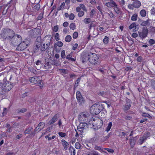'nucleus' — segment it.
<instances>
[{
  "instance_id": "1",
  "label": "nucleus",
  "mask_w": 155,
  "mask_h": 155,
  "mask_svg": "<svg viewBox=\"0 0 155 155\" xmlns=\"http://www.w3.org/2000/svg\"><path fill=\"white\" fill-rule=\"evenodd\" d=\"M15 34V32L12 30L8 28H4L2 30L0 35L3 40H10Z\"/></svg>"
},
{
  "instance_id": "2",
  "label": "nucleus",
  "mask_w": 155,
  "mask_h": 155,
  "mask_svg": "<svg viewBox=\"0 0 155 155\" xmlns=\"http://www.w3.org/2000/svg\"><path fill=\"white\" fill-rule=\"evenodd\" d=\"M12 87L13 86L11 83H9V82L7 81L4 84L0 83V94H4L5 92L10 90Z\"/></svg>"
},
{
  "instance_id": "3",
  "label": "nucleus",
  "mask_w": 155,
  "mask_h": 155,
  "mask_svg": "<svg viewBox=\"0 0 155 155\" xmlns=\"http://www.w3.org/2000/svg\"><path fill=\"white\" fill-rule=\"evenodd\" d=\"M103 109L101 104H95L91 106L90 112L93 115H96L99 114Z\"/></svg>"
},
{
  "instance_id": "4",
  "label": "nucleus",
  "mask_w": 155,
  "mask_h": 155,
  "mask_svg": "<svg viewBox=\"0 0 155 155\" xmlns=\"http://www.w3.org/2000/svg\"><path fill=\"white\" fill-rule=\"evenodd\" d=\"M10 40V42L12 45L14 46H17L21 41L22 38L21 36L18 35H14Z\"/></svg>"
},
{
  "instance_id": "5",
  "label": "nucleus",
  "mask_w": 155,
  "mask_h": 155,
  "mask_svg": "<svg viewBox=\"0 0 155 155\" xmlns=\"http://www.w3.org/2000/svg\"><path fill=\"white\" fill-rule=\"evenodd\" d=\"M99 58L97 55L95 53H91L90 55L89 61L92 64L95 65L97 63Z\"/></svg>"
},
{
  "instance_id": "6",
  "label": "nucleus",
  "mask_w": 155,
  "mask_h": 155,
  "mask_svg": "<svg viewBox=\"0 0 155 155\" xmlns=\"http://www.w3.org/2000/svg\"><path fill=\"white\" fill-rule=\"evenodd\" d=\"M41 28H34L29 31V33L31 35L36 37L41 35Z\"/></svg>"
},
{
  "instance_id": "7",
  "label": "nucleus",
  "mask_w": 155,
  "mask_h": 155,
  "mask_svg": "<svg viewBox=\"0 0 155 155\" xmlns=\"http://www.w3.org/2000/svg\"><path fill=\"white\" fill-rule=\"evenodd\" d=\"M88 114L87 113H82L81 114L79 117V120L81 121V124H85L87 125V124L85 122H86V118L88 116Z\"/></svg>"
},
{
  "instance_id": "8",
  "label": "nucleus",
  "mask_w": 155,
  "mask_h": 155,
  "mask_svg": "<svg viewBox=\"0 0 155 155\" xmlns=\"http://www.w3.org/2000/svg\"><path fill=\"white\" fill-rule=\"evenodd\" d=\"M28 45L27 42L24 41L21 42L18 45V46L17 47L16 49L19 51H22L27 48Z\"/></svg>"
},
{
  "instance_id": "9",
  "label": "nucleus",
  "mask_w": 155,
  "mask_h": 155,
  "mask_svg": "<svg viewBox=\"0 0 155 155\" xmlns=\"http://www.w3.org/2000/svg\"><path fill=\"white\" fill-rule=\"evenodd\" d=\"M148 32L147 28V27H144L143 28L142 31L139 32L140 37L142 39L145 38L147 36Z\"/></svg>"
},
{
  "instance_id": "10",
  "label": "nucleus",
  "mask_w": 155,
  "mask_h": 155,
  "mask_svg": "<svg viewBox=\"0 0 155 155\" xmlns=\"http://www.w3.org/2000/svg\"><path fill=\"white\" fill-rule=\"evenodd\" d=\"M126 103L123 107V109L124 111L128 110L130 109L132 104L131 101L128 98L126 99Z\"/></svg>"
},
{
  "instance_id": "11",
  "label": "nucleus",
  "mask_w": 155,
  "mask_h": 155,
  "mask_svg": "<svg viewBox=\"0 0 155 155\" xmlns=\"http://www.w3.org/2000/svg\"><path fill=\"white\" fill-rule=\"evenodd\" d=\"M116 4V3L113 0H110L105 4L107 7L111 8H113Z\"/></svg>"
},
{
  "instance_id": "12",
  "label": "nucleus",
  "mask_w": 155,
  "mask_h": 155,
  "mask_svg": "<svg viewBox=\"0 0 155 155\" xmlns=\"http://www.w3.org/2000/svg\"><path fill=\"white\" fill-rule=\"evenodd\" d=\"M41 79L40 77L36 76L30 78L29 81L31 83L36 84L38 83V81Z\"/></svg>"
},
{
  "instance_id": "13",
  "label": "nucleus",
  "mask_w": 155,
  "mask_h": 155,
  "mask_svg": "<svg viewBox=\"0 0 155 155\" xmlns=\"http://www.w3.org/2000/svg\"><path fill=\"white\" fill-rule=\"evenodd\" d=\"M140 26L139 25H136L135 23H133L131 24L129 26V28L130 30L133 28H134V31L135 32L137 31L139 28Z\"/></svg>"
},
{
  "instance_id": "14",
  "label": "nucleus",
  "mask_w": 155,
  "mask_h": 155,
  "mask_svg": "<svg viewBox=\"0 0 155 155\" xmlns=\"http://www.w3.org/2000/svg\"><path fill=\"white\" fill-rule=\"evenodd\" d=\"M115 13L117 14L120 15L122 13V11L119 6L117 4L113 8Z\"/></svg>"
},
{
  "instance_id": "15",
  "label": "nucleus",
  "mask_w": 155,
  "mask_h": 155,
  "mask_svg": "<svg viewBox=\"0 0 155 155\" xmlns=\"http://www.w3.org/2000/svg\"><path fill=\"white\" fill-rule=\"evenodd\" d=\"M59 115L58 114H56L52 117L51 120H50L48 124L50 125H51L54 123L58 119V118Z\"/></svg>"
},
{
  "instance_id": "16",
  "label": "nucleus",
  "mask_w": 155,
  "mask_h": 155,
  "mask_svg": "<svg viewBox=\"0 0 155 155\" xmlns=\"http://www.w3.org/2000/svg\"><path fill=\"white\" fill-rule=\"evenodd\" d=\"M131 5L135 8H138L140 6L141 3L139 1H134Z\"/></svg>"
},
{
  "instance_id": "17",
  "label": "nucleus",
  "mask_w": 155,
  "mask_h": 155,
  "mask_svg": "<svg viewBox=\"0 0 155 155\" xmlns=\"http://www.w3.org/2000/svg\"><path fill=\"white\" fill-rule=\"evenodd\" d=\"M61 142L64 149L65 150H67L69 147L68 143L64 139L62 140Z\"/></svg>"
},
{
  "instance_id": "18",
  "label": "nucleus",
  "mask_w": 155,
  "mask_h": 155,
  "mask_svg": "<svg viewBox=\"0 0 155 155\" xmlns=\"http://www.w3.org/2000/svg\"><path fill=\"white\" fill-rule=\"evenodd\" d=\"M16 3V0H11L10 1L6 4L5 7H6L7 6H8L7 9H8L12 5H15Z\"/></svg>"
},
{
  "instance_id": "19",
  "label": "nucleus",
  "mask_w": 155,
  "mask_h": 155,
  "mask_svg": "<svg viewBox=\"0 0 155 155\" xmlns=\"http://www.w3.org/2000/svg\"><path fill=\"white\" fill-rule=\"evenodd\" d=\"M45 125V123L43 122H41L38 124V127L36 129H37V130H38L39 131H40L44 128Z\"/></svg>"
},
{
  "instance_id": "20",
  "label": "nucleus",
  "mask_w": 155,
  "mask_h": 155,
  "mask_svg": "<svg viewBox=\"0 0 155 155\" xmlns=\"http://www.w3.org/2000/svg\"><path fill=\"white\" fill-rule=\"evenodd\" d=\"M85 125H86L85 124H82L81 127L80 126L79 127L78 126L77 127V129L78 131L80 132V133H79L80 135L82 134L83 132V130Z\"/></svg>"
},
{
  "instance_id": "21",
  "label": "nucleus",
  "mask_w": 155,
  "mask_h": 155,
  "mask_svg": "<svg viewBox=\"0 0 155 155\" xmlns=\"http://www.w3.org/2000/svg\"><path fill=\"white\" fill-rule=\"evenodd\" d=\"M147 138L146 136L143 135L142 137H140L139 139L140 143V145L143 143L145 141Z\"/></svg>"
},
{
  "instance_id": "22",
  "label": "nucleus",
  "mask_w": 155,
  "mask_h": 155,
  "mask_svg": "<svg viewBox=\"0 0 155 155\" xmlns=\"http://www.w3.org/2000/svg\"><path fill=\"white\" fill-rule=\"evenodd\" d=\"M56 43H54V48H56L57 46L61 47L63 45V43L61 41H57Z\"/></svg>"
},
{
  "instance_id": "23",
  "label": "nucleus",
  "mask_w": 155,
  "mask_h": 155,
  "mask_svg": "<svg viewBox=\"0 0 155 155\" xmlns=\"http://www.w3.org/2000/svg\"><path fill=\"white\" fill-rule=\"evenodd\" d=\"M51 62H48L45 65L44 67L46 69H50L51 68V66L52 65Z\"/></svg>"
},
{
  "instance_id": "24",
  "label": "nucleus",
  "mask_w": 155,
  "mask_h": 155,
  "mask_svg": "<svg viewBox=\"0 0 155 155\" xmlns=\"http://www.w3.org/2000/svg\"><path fill=\"white\" fill-rule=\"evenodd\" d=\"M69 150L71 152V155H75V150L73 147L71 146L70 147Z\"/></svg>"
},
{
  "instance_id": "25",
  "label": "nucleus",
  "mask_w": 155,
  "mask_h": 155,
  "mask_svg": "<svg viewBox=\"0 0 155 155\" xmlns=\"http://www.w3.org/2000/svg\"><path fill=\"white\" fill-rule=\"evenodd\" d=\"M52 65L58 66L60 64V63L59 61L57 60H54L51 61Z\"/></svg>"
},
{
  "instance_id": "26",
  "label": "nucleus",
  "mask_w": 155,
  "mask_h": 155,
  "mask_svg": "<svg viewBox=\"0 0 155 155\" xmlns=\"http://www.w3.org/2000/svg\"><path fill=\"white\" fill-rule=\"evenodd\" d=\"M108 12L109 13H107V14H108V15H109L110 18H115V16L114 15L113 12L111 10H109Z\"/></svg>"
},
{
  "instance_id": "27",
  "label": "nucleus",
  "mask_w": 155,
  "mask_h": 155,
  "mask_svg": "<svg viewBox=\"0 0 155 155\" xmlns=\"http://www.w3.org/2000/svg\"><path fill=\"white\" fill-rule=\"evenodd\" d=\"M76 97L77 100H79L80 98H81L82 96L80 91H78L76 93Z\"/></svg>"
},
{
  "instance_id": "28",
  "label": "nucleus",
  "mask_w": 155,
  "mask_h": 155,
  "mask_svg": "<svg viewBox=\"0 0 155 155\" xmlns=\"http://www.w3.org/2000/svg\"><path fill=\"white\" fill-rule=\"evenodd\" d=\"M77 101L79 105H81L84 104L85 101V99L83 97L80 98L79 100H77Z\"/></svg>"
},
{
  "instance_id": "29",
  "label": "nucleus",
  "mask_w": 155,
  "mask_h": 155,
  "mask_svg": "<svg viewBox=\"0 0 155 155\" xmlns=\"http://www.w3.org/2000/svg\"><path fill=\"white\" fill-rule=\"evenodd\" d=\"M140 14L142 17H145L146 15V12L144 9H142L140 12Z\"/></svg>"
},
{
  "instance_id": "30",
  "label": "nucleus",
  "mask_w": 155,
  "mask_h": 155,
  "mask_svg": "<svg viewBox=\"0 0 155 155\" xmlns=\"http://www.w3.org/2000/svg\"><path fill=\"white\" fill-rule=\"evenodd\" d=\"M69 27L71 29L74 30L76 29V26L75 23H71L69 25Z\"/></svg>"
},
{
  "instance_id": "31",
  "label": "nucleus",
  "mask_w": 155,
  "mask_h": 155,
  "mask_svg": "<svg viewBox=\"0 0 155 155\" xmlns=\"http://www.w3.org/2000/svg\"><path fill=\"white\" fill-rule=\"evenodd\" d=\"M130 143L131 147H133L135 144V141L133 138H130L129 140Z\"/></svg>"
},
{
  "instance_id": "32",
  "label": "nucleus",
  "mask_w": 155,
  "mask_h": 155,
  "mask_svg": "<svg viewBox=\"0 0 155 155\" xmlns=\"http://www.w3.org/2000/svg\"><path fill=\"white\" fill-rule=\"evenodd\" d=\"M71 37L70 35H67L65 37V40L66 42H69L71 41Z\"/></svg>"
},
{
  "instance_id": "33",
  "label": "nucleus",
  "mask_w": 155,
  "mask_h": 155,
  "mask_svg": "<svg viewBox=\"0 0 155 155\" xmlns=\"http://www.w3.org/2000/svg\"><path fill=\"white\" fill-rule=\"evenodd\" d=\"M27 110L26 108H23L22 109H19L17 110V113H23L25 112Z\"/></svg>"
},
{
  "instance_id": "34",
  "label": "nucleus",
  "mask_w": 155,
  "mask_h": 155,
  "mask_svg": "<svg viewBox=\"0 0 155 155\" xmlns=\"http://www.w3.org/2000/svg\"><path fill=\"white\" fill-rule=\"evenodd\" d=\"M109 41V38L107 36H105L103 40V41L104 43L105 44H107L108 43Z\"/></svg>"
},
{
  "instance_id": "35",
  "label": "nucleus",
  "mask_w": 155,
  "mask_h": 155,
  "mask_svg": "<svg viewBox=\"0 0 155 155\" xmlns=\"http://www.w3.org/2000/svg\"><path fill=\"white\" fill-rule=\"evenodd\" d=\"M142 116L147 117L150 119L152 118V117L149 114L145 112L143 113L142 114Z\"/></svg>"
},
{
  "instance_id": "36",
  "label": "nucleus",
  "mask_w": 155,
  "mask_h": 155,
  "mask_svg": "<svg viewBox=\"0 0 155 155\" xmlns=\"http://www.w3.org/2000/svg\"><path fill=\"white\" fill-rule=\"evenodd\" d=\"M137 15L136 14H134L133 15L131 18V20L133 21H136L137 18Z\"/></svg>"
},
{
  "instance_id": "37",
  "label": "nucleus",
  "mask_w": 155,
  "mask_h": 155,
  "mask_svg": "<svg viewBox=\"0 0 155 155\" xmlns=\"http://www.w3.org/2000/svg\"><path fill=\"white\" fill-rule=\"evenodd\" d=\"M40 8V5L39 4H37L34 6L33 8V9L35 11H37Z\"/></svg>"
},
{
  "instance_id": "38",
  "label": "nucleus",
  "mask_w": 155,
  "mask_h": 155,
  "mask_svg": "<svg viewBox=\"0 0 155 155\" xmlns=\"http://www.w3.org/2000/svg\"><path fill=\"white\" fill-rule=\"evenodd\" d=\"M112 125L111 122H109L108 124V126L106 127V130L107 132H108L110 129Z\"/></svg>"
},
{
  "instance_id": "39",
  "label": "nucleus",
  "mask_w": 155,
  "mask_h": 155,
  "mask_svg": "<svg viewBox=\"0 0 155 155\" xmlns=\"http://www.w3.org/2000/svg\"><path fill=\"white\" fill-rule=\"evenodd\" d=\"M40 47V45H36L33 49V51L34 52H37L39 48Z\"/></svg>"
},
{
  "instance_id": "40",
  "label": "nucleus",
  "mask_w": 155,
  "mask_h": 155,
  "mask_svg": "<svg viewBox=\"0 0 155 155\" xmlns=\"http://www.w3.org/2000/svg\"><path fill=\"white\" fill-rule=\"evenodd\" d=\"M80 78H78L77 79L74 86V89H75L78 86V84L80 81Z\"/></svg>"
},
{
  "instance_id": "41",
  "label": "nucleus",
  "mask_w": 155,
  "mask_h": 155,
  "mask_svg": "<svg viewBox=\"0 0 155 155\" xmlns=\"http://www.w3.org/2000/svg\"><path fill=\"white\" fill-rule=\"evenodd\" d=\"M91 21V19L90 18H86L83 21L85 24H89Z\"/></svg>"
},
{
  "instance_id": "42",
  "label": "nucleus",
  "mask_w": 155,
  "mask_h": 155,
  "mask_svg": "<svg viewBox=\"0 0 155 155\" xmlns=\"http://www.w3.org/2000/svg\"><path fill=\"white\" fill-rule=\"evenodd\" d=\"M43 18V13H41L39 14L37 18V20H41Z\"/></svg>"
},
{
  "instance_id": "43",
  "label": "nucleus",
  "mask_w": 155,
  "mask_h": 155,
  "mask_svg": "<svg viewBox=\"0 0 155 155\" xmlns=\"http://www.w3.org/2000/svg\"><path fill=\"white\" fill-rule=\"evenodd\" d=\"M38 85L40 86V88H42L43 86V81L42 80H41V79H39V80L38 81Z\"/></svg>"
},
{
  "instance_id": "44",
  "label": "nucleus",
  "mask_w": 155,
  "mask_h": 155,
  "mask_svg": "<svg viewBox=\"0 0 155 155\" xmlns=\"http://www.w3.org/2000/svg\"><path fill=\"white\" fill-rule=\"evenodd\" d=\"M149 23L148 21L147 20L143 21L140 24L141 25L143 26H144L146 25H147Z\"/></svg>"
},
{
  "instance_id": "45",
  "label": "nucleus",
  "mask_w": 155,
  "mask_h": 155,
  "mask_svg": "<svg viewBox=\"0 0 155 155\" xmlns=\"http://www.w3.org/2000/svg\"><path fill=\"white\" fill-rule=\"evenodd\" d=\"M75 147L77 149H79L81 148V144L79 142H77L75 144Z\"/></svg>"
},
{
  "instance_id": "46",
  "label": "nucleus",
  "mask_w": 155,
  "mask_h": 155,
  "mask_svg": "<svg viewBox=\"0 0 155 155\" xmlns=\"http://www.w3.org/2000/svg\"><path fill=\"white\" fill-rule=\"evenodd\" d=\"M45 44H43L41 45V46L40 47V49L42 51H45L47 48V47H45Z\"/></svg>"
},
{
  "instance_id": "47",
  "label": "nucleus",
  "mask_w": 155,
  "mask_h": 155,
  "mask_svg": "<svg viewBox=\"0 0 155 155\" xmlns=\"http://www.w3.org/2000/svg\"><path fill=\"white\" fill-rule=\"evenodd\" d=\"M61 57L62 58H65L66 55L65 53V51L64 50L62 51L61 55Z\"/></svg>"
},
{
  "instance_id": "48",
  "label": "nucleus",
  "mask_w": 155,
  "mask_h": 155,
  "mask_svg": "<svg viewBox=\"0 0 155 155\" xmlns=\"http://www.w3.org/2000/svg\"><path fill=\"white\" fill-rule=\"evenodd\" d=\"M78 34L77 32H74L73 34V38L74 39H76L78 36Z\"/></svg>"
},
{
  "instance_id": "49",
  "label": "nucleus",
  "mask_w": 155,
  "mask_h": 155,
  "mask_svg": "<svg viewBox=\"0 0 155 155\" xmlns=\"http://www.w3.org/2000/svg\"><path fill=\"white\" fill-rule=\"evenodd\" d=\"M58 134L59 136L62 137H65L66 135L65 133L61 132H59L58 133Z\"/></svg>"
},
{
  "instance_id": "50",
  "label": "nucleus",
  "mask_w": 155,
  "mask_h": 155,
  "mask_svg": "<svg viewBox=\"0 0 155 155\" xmlns=\"http://www.w3.org/2000/svg\"><path fill=\"white\" fill-rule=\"evenodd\" d=\"M81 8L83 11H87V9L85 6L83 4H81L80 5Z\"/></svg>"
},
{
  "instance_id": "51",
  "label": "nucleus",
  "mask_w": 155,
  "mask_h": 155,
  "mask_svg": "<svg viewBox=\"0 0 155 155\" xmlns=\"http://www.w3.org/2000/svg\"><path fill=\"white\" fill-rule=\"evenodd\" d=\"M74 17L75 16L74 14L71 13L69 15V18L70 20H73L74 19Z\"/></svg>"
},
{
  "instance_id": "52",
  "label": "nucleus",
  "mask_w": 155,
  "mask_h": 155,
  "mask_svg": "<svg viewBox=\"0 0 155 155\" xmlns=\"http://www.w3.org/2000/svg\"><path fill=\"white\" fill-rule=\"evenodd\" d=\"M31 130V128H28L26 129L25 130L24 133L25 134H29Z\"/></svg>"
},
{
  "instance_id": "53",
  "label": "nucleus",
  "mask_w": 155,
  "mask_h": 155,
  "mask_svg": "<svg viewBox=\"0 0 155 155\" xmlns=\"http://www.w3.org/2000/svg\"><path fill=\"white\" fill-rule=\"evenodd\" d=\"M150 13L151 15H155V8L153 7L150 10Z\"/></svg>"
},
{
  "instance_id": "54",
  "label": "nucleus",
  "mask_w": 155,
  "mask_h": 155,
  "mask_svg": "<svg viewBox=\"0 0 155 155\" xmlns=\"http://www.w3.org/2000/svg\"><path fill=\"white\" fill-rule=\"evenodd\" d=\"M84 11H81L80 12H78V15L79 17H81L84 15Z\"/></svg>"
},
{
  "instance_id": "55",
  "label": "nucleus",
  "mask_w": 155,
  "mask_h": 155,
  "mask_svg": "<svg viewBox=\"0 0 155 155\" xmlns=\"http://www.w3.org/2000/svg\"><path fill=\"white\" fill-rule=\"evenodd\" d=\"M95 13V11L94 9H92L90 12V17H92Z\"/></svg>"
},
{
  "instance_id": "56",
  "label": "nucleus",
  "mask_w": 155,
  "mask_h": 155,
  "mask_svg": "<svg viewBox=\"0 0 155 155\" xmlns=\"http://www.w3.org/2000/svg\"><path fill=\"white\" fill-rule=\"evenodd\" d=\"M149 43L150 45H154L155 44V41L152 39H150L149 41Z\"/></svg>"
},
{
  "instance_id": "57",
  "label": "nucleus",
  "mask_w": 155,
  "mask_h": 155,
  "mask_svg": "<svg viewBox=\"0 0 155 155\" xmlns=\"http://www.w3.org/2000/svg\"><path fill=\"white\" fill-rule=\"evenodd\" d=\"M54 38L56 41H58L60 40L59 37V34L58 33H56L54 36Z\"/></svg>"
},
{
  "instance_id": "58",
  "label": "nucleus",
  "mask_w": 155,
  "mask_h": 155,
  "mask_svg": "<svg viewBox=\"0 0 155 155\" xmlns=\"http://www.w3.org/2000/svg\"><path fill=\"white\" fill-rule=\"evenodd\" d=\"M59 29V27L58 25H55L54 26L53 28V31L54 32H57L58 30Z\"/></svg>"
},
{
  "instance_id": "59",
  "label": "nucleus",
  "mask_w": 155,
  "mask_h": 155,
  "mask_svg": "<svg viewBox=\"0 0 155 155\" xmlns=\"http://www.w3.org/2000/svg\"><path fill=\"white\" fill-rule=\"evenodd\" d=\"M119 3L120 5L123 6L125 5V2L124 0H121V1H119Z\"/></svg>"
},
{
  "instance_id": "60",
  "label": "nucleus",
  "mask_w": 155,
  "mask_h": 155,
  "mask_svg": "<svg viewBox=\"0 0 155 155\" xmlns=\"http://www.w3.org/2000/svg\"><path fill=\"white\" fill-rule=\"evenodd\" d=\"M29 70L31 72L34 74L36 73V70L33 68H30Z\"/></svg>"
},
{
  "instance_id": "61",
  "label": "nucleus",
  "mask_w": 155,
  "mask_h": 155,
  "mask_svg": "<svg viewBox=\"0 0 155 155\" xmlns=\"http://www.w3.org/2000/svg\"><path fill=\"white\" fill-rule=\"evenodd\" d=\"M60 71L62 73L64 74H67V70L66 69H60Z\"/></svg>"
},
{
  "instance_id": "62",
  "label": "nucleus",
  "mask_w": 155,
  "mask_h": 155,
  "mask_svg": "<svg viewBox=\"0 0 155 155\" xmlns=\"http://www.w3.org/2000/svg\"><path fill=\"white\" fill-rule=\"evenodd\" d=\"M78 46V45L77 43H75L72 47V49L74 50H75L77 48Z\"/></svg>"
},
{
  "instance_id": "63",
  "label": "nucleus",
  "mask_w": 155,
  "mask_h": 155,
  "mask_svg": "<svg viewBox=\"0 0 155 155\" xmlns=\"http://www.w3.org/2000/svg\"><path fill=\"white\" fill-rule=\"evenodd\" d=\"M143 59V58L141 56H138L137 58V61L138 62H141Z\"/></svg>"
},
{
  "instance_id": "64",
  "label": "nucleus",
  "mask_w": 155,
  "mask_h": 155,
  "mask_svg": "<svg viewBox=\"0 0 155 155\" xmlns=\"http://www.w3.org/2000/svg\"><path fill=\"white\" fill-rule=\"evenodd\" d=\"M69 24L67 21H65L64 22L63 25L64 27H66L68 26Z\"/></svg>"
}]
</instances>
